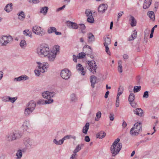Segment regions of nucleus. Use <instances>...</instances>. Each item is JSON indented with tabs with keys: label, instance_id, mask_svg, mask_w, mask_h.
I'll return each instance as SVG.
<instances>
[{
	"label": "nucleus",
	"instance_id": "f257e3e1",
	"mask_svg": "<svg viewBox=\"0 0 159 159\" xmlns=\"http://www.w3.org/2000/svg\"><path fill=\"white\" fill-rule=\"evenodd\" d=\"M37 63L39 65L38 68V69L35 70L34 72L35 75L39 76L41 73H43L47 71L49 64L47 62L41 63L40 62H37Z\"/></svg>",
	"mask_w": 159,
	"mask_h": 159
},
{
	"label": "nucleus",
	"instance_id": "f03ea898",
	"mask_svg": "<svg viewBox=\"0 0 159 159\" xmlns=\"http://www.w3.org/2000/svg\"><path fill=\"white\" fill-rule=\"evenodd\" d=\"M50 51L48 47L46 45H41L37 48V52L40 56L46 57Z\"/></svg>",
	"mask_w": 159,
	"mask_h": 159
},
{
	"label": "nucleus",
	"instance_id": "7ed1b4c3",
	"mask_svg": "<svg viewBox=\"0 0 159 159\" xmlns=\"http://www.w3.org/2000/svg\"><path fill=\"white\" fill-rule=\"evenodd\" d=\"M141 123L137 122L134 125V127L132 128L130 131V133L132 136H135L138 135L139 132L141 131L142 127L141 125Z\"/></svg>",
	"mask_w": 159,
	"mask_h": 159
},
{
	"label": "nucleus",
	"instance_id": "20e7f679",
	"mask_svg": "<svg viewBox=\"0 0 159 159\" xmlns=\"http://www.w3.org/2000/svg\"><path fill=\"white\" fill-rule=\"evenodd\" d=\"M12 40V38L10 35L2 36L0 37V46H5Z\"/></svg>",
	"mask_w": 159,
	"mask_h": 159
},
{
	"label": "nucleus",
	"instance_id": "39448f33",
	"mask_svg": "<svg viewBox=\"0 0 159 159\" xmlns=\"http://www.w3.org/2000/svg\"><path fill=\"white\" fill-rule=\"evenodd\" d=\"M122 147V144L117 145L112 144L111 147V151L112 153V156L115 157L117 155L121 149Z\"/></svg>",
	"mask_w": 159,
	"mask_h": 159
},
{
	"label": "nucleus",
	"instance_id": "423d86ee",
	"mask_svg": "<svg viewBox=\"0 0 159 159\" xmlns=\"http://www.w3.org/2000/svg\"><path fill=\"white\" fill-rule=\"evenodd\" d=\"M87 64L88 66H86L87 69L93 74H95L96 72V70L97 68V66L95 62L93 60L91 61H88L87 62Z\"/></svg>",
	"mask_w": 159,
	"mask_h": 159
},
{
	"label": "nucleus",
	"instance_id": "0eeeda50",
	"mask_svg": "<svg viewBox=\"0 0 159 159\" xmlns=\"http://www.w3.org/2000/svg\"><path fill=\"white\" fill-rule=\"evenodd\" d=\"M83 50L85 51V53L81 52L79 53L78 55V58H83L85 56L86 54H89L91 53L92 50L90 46L89 45H85L83 48Z\"/></svg>",
	"mask_w": 159,
	"mask_h": 159
},
{
	"label": "nucleus",
	"instance_id": "6e6552de",
	"mask_svg": "<svg viewBox=\"0 0 159 159\" xmlns=\"http://www.w3.org/2000/svg\"><path fill=\"white\" fill-rule=\"evenodd\" d=\"M71 75V72L67 69H64L61 71V75L64 79L68 80L70 78Z\"/></svg>",
	"mask_w": 159,
	"mask_h": 159
},
{
	"label": "nucleus",
	"instance_id": "1a4fd4ad",
	"mask_svg": "<svg viewBox=\"0 0 159 159\" xmlns=\"http://www.w3.org/2000/svg\"><path fill=\"white\" fill-rule=\"evenodd\" d=\"M32 31L37 35L42 36L43 30L40 27L36 25L33 27Z\"/></svg>",
	"mask_w": 159,
	"mask_h": 159
},
{
	"label": "nucleus",
	"instance_id": "9d476101",
	"mask_svg": "<svg viewBox=\"0 0 159 159\" xmlns=\"http://www.w3.org/2000/svg\"><path fill=\"white\" fill-rule=\"evenodd\" d=\"M55 94L54 92L46 91L42 93V95L44 98L49 100L52 99L51 98L53 97Z\"/></svg>",
	"mask_w": 159,
	"mask_h": 159
},
{
	"label": "nucleus",
	"instance_id": "9b49d317",
	"mask_svg": "<svg viewBox=\"0 0 159 159\" xmlns=\"http://www.w3.org/2000/svg\"><path fill=\"white\" fill-rule=\"evenodd\" d=\"M24 143L26 149H30L32 146V142L30 139L28 138H25Z\"/></svg>",
	"mask_w": 159,
	"mask_h": 159
},
{
	"label": "nucleus",
	"instance_id": "f8f14e48",
	"mask_svg": "<svg viewBox=\"0 0 159 159\" xmlns=\"http://www.w3.org/2000/svg\"><path fill=\"white\" fill-rule=\"evenodd\" d=\"M107 8L108 6L107 4H100L98 8V12L99 13L103 14L107 10Z\"/></svg>",
	"mask_w": 159,
	"mask_h": 159
},
{
	"label": "nucleus",
	"instance_id": "ddd939ff",
	"mask_svg": "<svg viewBox=\"0 0 159 159\" xmlns=\"http://www.w3.org/2000/svg\"><path fill=\"white\" fill-rule=\"evenodd\" d=\"M56 53L53 52L52 51H50L49 53L47 56L48 60L50 61H53L56 57Z\"/></svg>",
	"mask_w": 159,
	"mask_h": 159
},
{
	"label": "nucleus",
	"instance_id": "4468645a",
	"mask_svg": "<svg viewBox=\"0 0 159 159\" xmlns=\"http://www.w3.org/2000/svg\"><path fill=\"white\" fill-rule=\"evenodd\" d=\"M53 102V99L46 100L45 101L43 99H40L38 101L37 103L39 104L43 105L44 104H50Z\"/></svg>",
	"mask_w": 159,
	"mask_h": 159
},
{
	"label": "nucleus",
	"instance_id": "2eb2a0df",
	"mask_svg": "<svg viewBox=\"0 0 159 159\" xmlns=\"http://www.w3.org/2000/svg\"><path fill=\"white\" fill-rule=\"evenodd\" d=\"M15 138L13 132L8 133L6 136V140L9 142H11L15 140Z\"/></svg>",
	"mask_w": 159,
	"mask_h": 159
},
{
	"label": "nucleus",
	"instance_id": "dca6fc26",
	"mask_svg": "<svg viewBox=\"0 0 159 159\" xmlns=\"http://www.w3.org/2000/svg\"><path fill=\"white\" fill-rule=\"evenodd\" d=\"M88 42L89 43H92L95 41V38L93 34L91 33L87 34Z\"/></svg>",
	"mask_w": 159,
	"mask_h": 159
},
{
	"label": "nucleus",
	"instance_id": "f3484780",
	"mask_svg": "<svg viewBox=\"0 0 159 159\" xmlns=\"http://www.w3.org/2000/svg\"><path fill=\"white\" fill-rule=\"evenodd\" d=\"M134 114L140 117L143 116V111L140 108H136L134 110Z\"/></svg>",
	"mask_w": 159,
	"mask_h": 159
},
{
	"label": "nucleus",
	"instance_id": "a211bd4d",
	"mask_svg": "<svg viewBox=\"0 0 159 159\" xmlns=\"http://www.w3.org/2000/svg\"><path fill=\"white\" fill-rule=\"evenodd\" d=\"M137 35V31L136 30H134L132 32L131 35L128 38V40L131 41L134 40L136 38Z\"/></svg>",
	"mask_w": 159,
	"mask_h": 159
},
{
	"label": "nucleus",
	"instance_id": "6ab92c4d",
	"mask_svg": "<svg viewBox=\"0 0 159 159\" xmlns=\"http://www.w3.org/2000/svg\"><path fill=\"white\" fill-rule=\"evenodd\" d=\"M36 107V103L33 101H30L26 105V107L34 110Z\"/></svg>",
	"mask_w": 159,
	"mask_h": 159
},
{
	"label": "nucleus",
	"instance_id": "aec40b11",
	"mask_svg": "<svg viewBox=\"0 0 159 159\" xmlns=\"http://www.w3.org/2000/svg\"><path fill=\"white\" fill-rule=\"evenodd\" d=\"M48 33L50 34L53 32H55L56 35H61V33L60 32L56 31V29L54 27H50L48 28Z\"/></svg>",
	"mask_w": 159,
	"mask_h": 159
},
{
	"label": "nucleus",
	"instance_id": "412c9836",
	"mask_svg": "<svg viewBox=\"0 0 159 159\" xmlns=\"http://www.w3.org/2000/svg\"><path fill=\"white\" fill-rule=\"evenodd\" d=\"M77 70L79 71H80L81 74L83 75H85V72L84 71V68L82 66V65L80 64H78L76 65V67Z\"/></svg>",
	"mask_w": 159,
	"mask_h": 159
},
{
	"label": "nucleus",
	"instance_id": "4be33fe9",
	"mask_svg": "<svg viewBox=\"0 0 159 159\" xmlns=\"http://www.w3.org/2000/svg\"><path fill=\"white\" fill-rule=\"evenodd\" d=\"M30 126V123L29 120H25L24 122L23 125V128L24 130L27 131L29 129Z\"/></svg>",
	"mask_w": 159,
	"mask_h": 159
},
{
	"label": "nucleus",
	"instance_id": "5701e85b",
	"mask_svg": "<svg viewBox=\"0 0 159 159\" xmlns=\"http://www.w3.org/2000/svg\"><path fill=\"white\" fill-rule=\"evenodd\" d=\"M68 25L69 26L70 28L75 29H77L79 27L78 25L76 23L71 21L68 22Z\"/></svg>",
	"mask_w": 159,
	"mask_h": 159
},
{
	"label": "nucleus",
	"instance_id": "b1692460",
	"mask_svg": "<svg viewBox=\"0 0 159 159\" xmlns=\"http://www.w3.org/2000/svg\"><path fill=\"white\" fill-rule=\"evenodd\" d=\"M97 77L94 75L91 76L90 77V80L91 86L93 88L94 87V85L96 83Z\"/></svg>",
	"mask_w": 159,
	"mask_h": 159
},
{
	"label": "nucleus",
	"instance_id": "393cba45",
	"mask_svg": "<svg viewBox=\"0 0 159 159\" xmlns=\"http://www.w3.org/2000/svg\"><path fill=\"white\" fill-rule=\"evenodd\" d=\"M152 0H145L143 7L144 9L148 8L152 3Z\"/></svg>",
	"mask_w": 159,
	"mask_h": 159
},
{
	"label": "nucleus",
	"instance_id": "a878e982",
	"mask_svg": "<svg viewBox=\"0 0 159 159\" xmlns=\"http://www.w3.org/2000/svg\"><path fill=\"white\" fill-rule=\"evenodd\" d=\"M33 111V110H32V109L26 107L25 110V115L26 116H29Z\"/></svg>",
	"mask_w": 159,
	"mask_h": 159
},
{
	"label": "nucleus",
	"instance_id": "bb28decb",
	"mask_svg": "<svg viewBox=\"0 0 159 159\" xmlns=\"http://www.w3.org/2000/svg\"><path fill=\"white\" fill-rule=\"evenodd\" d=\"M106 135V134L104 132L101 131L98 133L96 135L97 138L102 139Z\"/></svg>",
	"mask_w": 159,
	"mask_h": 159
},
{
	"label": "nucleus",
	"instance_id": "cd10ccee",
	"mask_svg": "<svg viewBox=\"0 0 159 159\" xmlns=\"http://www.w3.org/2000/svg\"><path fill=\"white\" fill-rule=\"evenodd\" d=\"M129 20L131 21V26L134 27L136 25V20L135 19L134 17L132 16H130V17Z\"/></svg>",
	"mask_w": 159,
	"mask_h": 159
},
{
	"label": "nucleus",
	"instance_id": "c85d7f7f",
	"mask_svg": "<svg viewBox=\"0 0 159 159\" xmlns=\"http://www.w3.org/2000/svg\"><path fill=\"white\" fill-rule=\"evenodd\" d=\"M89 123H87L83 127L82 132L85 134H86L87 133L89 129Z\"/></svg>",
	"mask_w": 159,
	"mask_h": 159
},
{
	"label": "nucleus",
	"instance_id": "c756f323",
	"mask_svg": "<svg viewBox=\"0 0 159 159\" xmlns=\"http://www.w3.org/2000/svg\"><path fill=\"white\" fill-rule=\"evenodd\" d=\"M12 10V4H7L4 8V10L7 12H10Z\"/></svg>",
	"mask_w": 159,
	"mask_h": 159
},
{
	"label": "nucleus",
	"instance_id": "7c9ffc66",
	"mask_svg": "<svg viewBox=\"0 0 159 159\" xmlns=\"http://www.w3.org/2000/svg\"><path fill=\"white\" fill-rule=\"evenodd\" d=\"M16 159H20L22 156V150L21 149L18 150L16 154Z\"/></svg>",
	"mask_w": 159,
	"mask_h": 159
},
{
	"label": "nucleus",
	"instance_id": "2f4dec72",
	"mask_svg": "<svg viewBox=\"0 0 159 159\" xmlns=\"http://www.w3.org/2000/svg\"><path fill=\"white\" fill-rule=\"evenodd\" d=\"M18 18L19 20H23L25 18V15L23 11H21L20 12L18 13Z\"/></svg>",
	"mask_w": 159,
	"mask_h": 159
},
{
	"label": "nucleus",
	"instance_id": "473e14b6",
	"mask_svg": "<svg viewBox=\"0 0 159 159\" xmlns=\"http://www.w3.org/2000/svg\"><path fill=\"white\" fill-rule=\"evenodd\" d=\"M23 34L25 36H28L30 38L32 37V32L28 29H26L23 31Z\"/></svg>",
	"mask_w": 159,
	"mask_h": 159
},
{
	"label": "nucleus",
	"instance_id": "72a5a7b5",
	"mask_svg": "<svg viewBox=\"0 0 159 159\" xmlns=\"http://www.w3.org/2000/svg\"><path fill=\"white\" fill-rule=\"evenodd\" d=\"M111 43V39L108 37L105 38L104 39V45H108Z\"/></svg>",
	"mask_w": 159,
	"mask_h": 159
},
{
	"label": "nucleus",
	"instance_id": "f704fd0d",
	"mask_svg": "<svg viewBox=\"0 0 159 159\" xmlns=\"http://www.w3.org/2000/svg\"><path fill=\"white\" fill-rule=\"evenodd\" d=\"M135 98V95L133 93H130L129 96L128 101L129 102H133Z\"/></svg>",
	"mask_w": 159,
	"mask_h": 159
},
{
	"label": "nucleus",
	"instance_id": "c9c22d12",
	"mask_svg": "<svg viewBox=\"0 0 159 159\" xmlns=\"http://www.w3.org/2000/svg\"><path fill=\"white\" fill-rule=\"evenodd\" d=\"M123 92V88L122 86H120L119 88L117 95L116 98H119L120 96L122 94Z\"/></svg>",
	"mask_w": 159,
	"mask_h": 159
},
{
	"label": "nucleus",
	"instance_id": "e433bc0d",
	"mask_svg": "<svg viewBox=\"0 0 159 159\" xmlns=\"http://www.w3.org/2000/svg\"><path fill=\"white\" fill-rule=\"evenodd\" d=\"M48 9V7H43L41 9L40 12L43 14L44 15H46Z\"/></svg>",
	"mask_w": 159,
	"mask_h": 159
},
{
	"label": "nucleus",
	"instance_id": "4c0bfd02",
	"mask_svg": "<svg viewBox=\"0 0 159 159\" xmlns=\"http://www.w3.org/2000/svg\"><path fill=\"white\" fill-rule=\"evenodd\" d=\"M101 115L102 113L101 111H99L97 112L96 114V117L95 119V121H98L101 117Z\"/></svg>",
	"mask_w": 159,
	"mask_h": 159
},
{
	"label": "nucleus",
	"instance_id": "58836bf2",
	"mask_svg": "<svg viewBox=\"0 0 159 159\" xmlns=\"http://www.w3.org/2000/svg\"><path fill=\"white\" fill-rule=\"evenodd\" d=\"M20 45L22 48H25L26 45V43L24 40H22L20 43Z\"/></svg>",
	"mask_w": 159,
	"mask_h": 159
},
{
	"label": "nucleus",
	"instance_id": "ea45409f",
	"mask_svg": "<svg viewBox=\"0 0 159 159\" xmlns=\"http://www.w3.org/2000/svg\"><path fill=\"white\" fill-rule=\"evenodd\" d=\"M13 133L15 137V140L20 138L21 136V134L18 131H15V132H13Z\"/></svg>",
	"mask_w": 159,
	"mask_h": 159
},
{
	"label": "nucleus",
	"instance_id": "a19ab883",
	"mask_svg": "<svg viewBox=\"0 0 159 159\" xmlns=\"http://www.w3.org/2000/svg\"><path fill=\"white\" fill-rule=\"evenodd\" d=\"M122 62L121 61H118V70L120 73L122 72Z\"/></svg>",
	"mask_w": 159,
	"mask_h": 159
},
{
	"label": "nucleus",
	"instance_id": "79ce46f5",
	"mask_svg": "<svg viewBox=\"0 0 159 159\" xmlns=\"http://www.w3.org/2000/svg\"><path fill=\"white\" fill-rule=\"evenodd\" d=\"M53 142L57 145H61L63 143L62 139L59 141L57 140L56 139H54L53 140Z\"/></svg>",
	"mask_w": 159,
	"mask_h": 159
},
{
	"label": "nucleus",
	"instance_id": "37998d69",
	"mask_svg": "<svg viewBox=\"0 0 159 159\" xmlns=\"http://www.w3.org/2000/svg\"><path fill=\"white\" fill-rule=\"evenodd\" d=\"M141 87L140 86H135L134 87L133 91L134 93H137L139 91L141 90Z\"/></svg>",
	"mask_w": 159,
	"mask_h": 159
},
{
	"label": "nucleus",
	"instance_id": "c03bdc74",
	"mask_svg": "<svg viewBox=\"0 0 159 159\" xmlns=\"http://www.w3.org/2000/svg\"><path fill=\"white\" fill-rule=\"evenodd\" d=\"M147 15L151 19H153L154 17V14L153 11H148L147 13Z\"/></svg>",
	"mask_w": 159,
	"mask_h": 159
},
{
	"label": "nucleus",
	"instance_id": "a18cd8bd",
	"mask_svg": "<svg viewBox=\"0 0 159 159\" xmlns=\"http://www.w3.org/2000/svg\"><path fill=\"white\" fill-rule=\"evenodd\" d=\"M70 98L71 101L73 102H75L77 100V99L76 97V96L74 93H73L71 95Z\"/></svg>",
	"mask_w": 159,
	"mask_h": 159
},
{
	"label": "nucleus",
	"instance_id": "49530a36",
	"mask_svg": "<svg viewBox=\"0 0 159 159\" xmlns=\"http://www.w3.org/2000/svg\"><path fill=\"white\" fill-rule=\"evenodd\" d=\"M81 149V146L80 145H78L76 147L74 151L73 152L76 153Z\"/></svg>",
	"mask_w": 159,
	"mask_h": 159
},
{
	"label": "nucleus",
	"instance_id": "de8ad7c7",
	"mask_svg": "<svg viewBox=\"0 0 159 159\" xmlns=\"http://www.w3.org/2000/svg\"><path fill=\"white\" fill-rule=\"evenodd\" d=\"M87 21L90 23H93L94 21V20L93 16H91L88 17Z\"/></svg>",
	"mask_w": 159,
	"mask_h": 159
},
{
	"label": "nucleus",
	"instance_id": "09e8293b",
	"mask_svg": "<svg viewBox=\"0 0 159 159\" xmlns=\"http://www.w3.org/2000/svg\"><path fill=\"white\" fill-rule=\"evenodd\" d=\"M85 13L88 17L91 16H92V12L91 11L86 10Z\"/></svg>",
	"mask_w": 159,
	"mask_h": 159
},
{
	"label": "nucleus",
	"instance_id": "8fccbe9b",
	"mask_svg": "<svg viewBox=\"0 0 159 159\" xmlns=\"http://www.w3.org/2000/svg\"><path fill=\"white\" fill-rule=\"evenodd\" d=\"M9 98H10L9 99V101H10L12 103H13L17 99V97H14V98H11V97H9Z\"/></svg>",
	"mask_w": 159,
	"mask_h": 159
},
{
	"label": "nucleus",
	"instance_id": "3c124183",
	"mask_svg": "<svg viewBox=\"0 0 159 159\" xmlns=\"http://www.w3.org/2000/svg\"><path fill=\"white\" fill-rule=\"evenodd\" d=\"M21 76L22 81L26 80L29 79V77L26 75H22Z\"/></svg>",
	"mask_w": 159,
	"mask_h": 159
},
{
	"label": "nucleus",
	"instance_id": "603ef678",
	"mask_svg": "<svg viewBox=\"0 0 159 159\" xmlns=\"http://www.w3.org/2000/svg\"><path fill=\"white\" fill-rule=\"evenodd\" d=\"M77 157V153L73 152V153L71 155L70 157V159H76Z\"/></svg>",
	"mask_w": 159,
	"mask_h": 159
},
{
	"label": "nucleus",
	"instance_id": "864d4df0",
	"mask_svg": "<svg viewBox=\"0 0 159 159\" xmlns=\"http://www.w3.org/2000/svg\"><path fill=\"white\" fill-rule=\"evenodd\" d=\"M9 96H6L3 97L2 98V101L4 102H8L9 101Z\"/></svg>",
	"mask_w": 159,
	"mask_h": 159
},
{
	"label": "nucleus",
	"instance_id": "5fc2aeb1",
	"mask_svg": "<svg viewBox=\"0 0 159 159\" xmlns=\"http://www.w3.org/2000/svg\"><path fill=\"white\" fill-rule=\"evenodd\" d=\"M79 25L80 26V28L81 29V31L82 33H84L83 31V30H84L85 28V26L84 24H80Z\"/></svg>",
	"mask_w": 159,
	"mask_h": 159
},
{
	"label": "nucleus",
	"instance_id": "6e6d98bb",
	"mask_svg": "<svg viewBox=\"0 0 159 159\" xmlns=\"http://www.w3.org/2000/svg\"><path fill=\"white\" fill-rule=\"evenodd\" d=\"M108 45H104L106 48V52L109 55H110V52L109 51V48L108 46Z\"/></svg>",
	"mask_w": 159,
	"mask_h": 159
},
{
	"label": "nucleus",
	"instance_id": "4d7b16f0",
	"mask_svg": "<svg viewBox=\"0 0 159 159\" xmlns=\"http://www.w3.org/2000/svg\"><path fill=\"white\" fill-rule=\"evenodd\" d=\"M119 141H120V139H117L113 142V143L112 144L113 145H117V144L119 145V144H121V143H118L119 142Z\"/></svg>",
	"mask_w": 159,
	"mask_h": 159
},
{
	"label": "nucleus",
	"instance_id": "13d9d810",
	"mask_svg": "<svg viewBox=\"0 0 159 159\" xmlns=\"http://www.w3.org/2000/svg\"><path fill=\"white\" fill-rule=\"evenodd\" d=\"M149 95H148V91H145L144 92L143 95V97L145 98H147L148 97Z\"/></svg>",
	"mask_w": 159,
	"mask_h": 159
},
{
	"label": "nucleus",
	"instance_id": "bf43d9fd",
	"mask_svg": "<svg viewBox=\"0 0 159 159\" xmlns=\"http://www.w3.org/2000/svg\"><path fill=\"white\" fill-rule=\"evenodd\" d=\"M71 137V135H66L62 139V140H63V142H64V140L66 139H69L70 137Z\"/></svg>",
	"mask_w": 159,
	"mask_h": 159
},
{
	"label": "nucleus",
	"instance_id": "052dcab7",
	"mask_svg": "<svg viewBox=\"0 0 159 159\" xmlns=\"http://www.w3.org/2000/svg\"><path fill=\"white\" fill-rule=\"evenodd\" d=\"M131 105L133 107H136V105L137 104L136 102H129Z\"/></svg>",
	"mask_w": 159,
	"mask_h": 159
},
{
	"label": "nucleus",
	"instance_id": "680f3d73",
	"mask_svg": "<svg viewBox=\"0 0 159 159\" xmlns=\"http://www.w3.org/2000/svg\"><path fill=\"white\" fill-rule=\"evenodd\" d=\"M119 105V98H116V107H118Z\"/></svg>",
	"mask_w": 159,
	"mask_h": 159
},
{
	"label": "nucleus",
	"instance_id": "e2e57ef3",
	"mask_svg": "<svg viewBox=\"0 0 159 159\" xmlns=\"http://www.w3.org/2000/svg\"><path fill=\"white\" fill-rule=\"evenodd\" d=\"M14 80L17 81H22V79H21V76H20L18 77L15 78L14 79Z\"/></svg>",
	"mask_w": 159,
	"mask_h": 159
},
{
	"label": "nucleus",
	"instance_id": "0e129e2a",
	"mask_svg": "<svg viewBox=\"0 0 159 159\" xmlns=\"http://www.w3.org/2000/svg\"><path fill=\"white\" fill-rule=\"evenodd\" d=\"M127 125V123L124 120H123V123L122 124V126L123 128L124 129L126 127Z\"/></svg>",
	"mask_w": 159,
	"mask_h": 159
},
{
	"label": "nucleus",
	"instance_id": "69168bd1",
	"mask_svg": "<svg viewBox=\"0 0 159 159\" xmlns=\"http://www.w3.org/2000/svg\"><path fill=\"white\" fill-rule=\"evenodd\" d=\"M110 119L111 121H113L114 119V115L113 114L110 113Z\"/></svg>",
	"mask_w": 159,
	"mask_h": 159
},
{
	"label": "nucleus",
	"instance_id": "338daca9",
	"mask_svg": "<svg viewBox=\"0 0 159 159\" xmlns=\"http://www.w3.org/2000/svg\"><path fill=\"white\" fill-rule=\"evenodd\" d=\"M84 140L86 142H89L90 141V139L89 136H86L85 137Z\"/></svg>",
	"mask_w": 159,
	"mask_h": 159
},
{
	"label": "nucleus",
	"instance_id": "774afa93",
	"mask_svg": "<svg viewBox=\"0 0 159 159\" xmlns=\"http://www.w3.org/2000/svg\"><path fill=\"white\" fill-rule=\"evenodd\" d=\"M124 14L123 11H120L118 13V18L119 19Z\"/></svg>",
	"mask_w": 159,
	"mask_h": 159
}]
</instances>
